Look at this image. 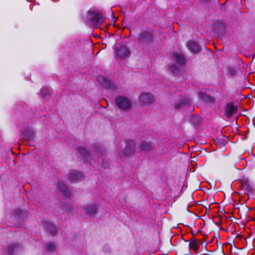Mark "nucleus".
Segmentation results:
<instances>
[{
    "instance_id": "nucleus-8",
    "label": "nucleus",
    "mask_w": 255,
    "mask_h": 255,
    "mask_svg": "<svg viewBox=\"0 0 255 255\" xmlns=\"http://www.w3.org/2000/svg\"><path fill=\"white\" fill-rule=\"evenodd\" d=\"M237 110V107L234 106L232 103H229L227 105L225 109L226 115L229 118L235 114Z\"/></svg>"
},
{
    "instance_id": "nucleus-1",
    "label": "nucleus",
    "mask_w": 255,
    "mask_h": 255,
    "mask_svg": "<svg viewBox=\"0 0 255 255\" xmlns=\"http://www.w3.org/2000/svg\"><path fill=\"white\" fill-rule=\"evenodd\" d=\"M151 148V145L148 142L142 141L139 143L135 144L133 141L128 142L125 151L119 153L120 157L128 156L133 154L135 151H147Z\"/></svg>"
},
{
    "instance_id": "nucleus-14",
    "label": "nucleus",
    "mask_w": 255,
    "mask_h": 255,
    "mask_svg": "<svg viewBox=\"0 0 255 255\" xmlns=\"http://www.w3.org/2000/svg\"><path fill=\"white\" fill-rule=\"evenodd\" d=\"M79 151L80 154H81L84 158L88 159L90 154L87 152L85 148L81 147L79 149Z\"/></svg>"
},
{
    "instance_id": "nucleus-5",
    "label": "nucleus",
    "mask_w": 255,
    "mask_h": 255,
    "mask_svg": "<svg viewBox=\"0 0 255 255\" xmlns=\"http://www.w3.org/2000/svg\"><path fill=\"white\" fill-rule=\"evenodd\" d=\"M116 54L120 58H124L129 54V50L125 45L118 44L116 45Z\"/></svg>"
},
{
    "instance_id": "nucleus-20",
    "label": "nucleus",
    "mask_w": 255,
    "mask_h": 255,
    "mask_svg": "<svg viewBox=\"0 0 255 255\" xmlns=\"http://www.w3.org/2000/svg\"><path fill=\"white\" fill-rule=\"evenodd\" d=\"M55 247V244L53 243H50L47 245V248L48 250L52 251L54 250Z\"/></svg>"
},
{
    "instance_id": "nucleus-15",
    "label": "nucleus",
    "mask_w": 255,
    "mask_h": 255,
    "mask_svg": "<svg viewBox=\"0 0 255 255\" xmlns=\"http://www.w3.org/2000/svg\"><path fill=\"white\" fill-rule=\"evenodd\" d=\"M168 70L174 75L177 74L179 72V68L173 65H169L168 66Z\"/></svg>"
},
{
    "instance_id": "nucleus-11",
    "label": "nucleus",
    "mask_w": 255,
    "mask_h": 255,
    "mask_svg": "<svg viewBox=\"0 0 255 255\" xmlns=\"http://www.w3.org/2000/svg\"><path fill=\"white\" fill-rule=\"evenodd\" d=\"M188 242H189V248L191 250L196 252L199 250L200 246L197 240L192 238Z\"/></svg>"
},
{
    "instance_id": "nucleus-12",
    "label": "nucleus",
    "mask_w": 255,
    "mask_h": 255,
    "mask_svg": "<svg viewBox=\"0 0 255 255\" xmlns=\"http://www.w3.org/2000/svg\"><path fill=\"white\" fill-rule=\"evenodd\" d=\"M84 209L86 213L90 216L94 215L97 210L96 206L93 205L87 206Z\"/></svg>"
},
{
    "instance_id": "nucleus-2",
    "label": "nucleus",
    "mask_w": 255,
    "mask_h": 255,
    "mask_svg": "<svg viewBox=\"0 0 255 255\" xmlns=\"http://www.w3.org/2000/svg\"><path fill=\"white\" fill-rule=\"evenodd\" d=\"M85 23L90 26L98 27L104 21L103 15L98 11L90 10L84 20Z\"/></svg>"
},
{
    "instance_id": "nucleus-6",
    "label": "nucleus",
    "mask_w": 255,
    "mask_h": 255,
    "mask_svg": "<svg viewBox=\"0 0 255 255\" xmlns=\"http://www.w3.org/2000/svg\"><path fill=\"white\" fill-rule=\"evenodd\" d=\"M154 100L153 96L148 93H142L139 97V102L142 105H147L151 103Z\"/></svg>"
},
{
    "instance_id": "nucleus-21",
    "label": "nucleus",
    "mask_w": 255,
    "mask_h": 255,
    "mask_svg": "<svg viewBox=\"0 0 255 255\" xmlns=\"http://www.w3.org/2000/svg\"><path fill=\"white\" fill-rule=\"evenodd\" d=\"M29 136H28V137H26V138L28 140H31L33 138V134H34V133L32 131H29Z\"/></svg>"
},
{
    "instance_id": "nucleus-10",
    "label": "nucleus",
    "mask_w": 255,
    "mask_h": 255,
    "mask_svg": "<svg viewBox=\"0 0 255 255\" xmlns=\"http://www.w3.org/2000/svg\"><path fill=\"white\" fill-rule=\"evenodd\" d=\"M172 59L179 65H183L185 62V59L180 52H174L172 54Z\"/></svg>"
},
{
    "instance_id": "nucleus-4",
    "label": "nucleus",
    "mask_w": 255,
    "mask_h": 255,
    "mask_svg": "<svg viewBox=\"0 0 255 255\" xmlns=\"http://www.w3.org/2000/svg\"><path fill=\"white\" fill-rule=\"evenodd\" d=\"M98 81L106 89L116 91L117 90V85L112 82L111 81L106 79L103 76H99L97 77Z\"/></svg>"
},
{
    "instance_id": "nucleus-19",
    "label": "nucleus",
    "mask_w": 255,
    "mask_h": 255,
    "mask_svg": "<svg viewBox=\"0 0 255 255\" xmlns=\"http://www.w3.org/2000/svg\"><path fill=\"white\" fill-rule=\"evenodd\" d=\"M146 38L148 40L151 39V35L150 33H145L142 34L141 36L140 41H143V40H144L145 39H146Z\"/></svg>"
},
{
    "instance_id": "nucleus-9",
    "label": "nucleus",
    "mask_w": 255,
    "mask_h": 255,
    "mask_svg": "<svg viewBox=\"0 0 255 255\" xmlns=\"http://www.w3.org/2000/svg\"><path fill=\"white\" fill-rule=\"evenodd\" d=\"M187 46L193 53H197L200 51L199 46L194 41H189L187 43Z\"/></svg>"
},
{
    "instance_id": "nucleus-22",
    "label": "nucleus",
    "mask_w": 255,
    "mask_h": 255,
    "mask_svg": "<svg viewBox=\"0 0 255 255\" xmlns=\"http://www.w3.org/2000/svg\"><path fill=\"white\" fill-rule=\"evenodd\" d=\"M245 183H246V186H247V188L248 189V190H250V186H249V185H248V183L249 181H247V180H245Z\"/></svg>"
},
{
    "instance_id": "nucleus-25",
    "label": "nucleus",
    "mask_w": 255,
    "mask_h": 255,
    "mask_svg": "<svg viewBox=\"0 0 255 255\" xmlns=\"http://www.w3.org/2000/svg\"><path fill=\"white\" fill-rule=\"evenodd\" d=\"M98 162H100V158H98Z\"/></svg>"
},
{
    "instance_id": "nucleus-24",
    "label": "nucleus",
    "mask_w": 255,
    "mask_h": 255,
    "mask_svg": "<svg viewBox=\"0 0 255 255\" xmlns=\"http://www.w3.org/2000/svg\"><path fill=\"white\" fill-rule=\"evenodd\" d=\"M181 107V106H179V105H177V104H176V105H175V108H176V109L180 108Z\"/></svg>"
},
{
    "instance_id": "nucleus-3",
    "label": "nucleus",
    "mask_w": 255,
    "mask_h": 255,
    "mask_svg": "<svg viewBox=\"0 0 255 255\" xmlns=\"http://www.w3.org/2000/svg\"><path fill=\"white\" fill-rule=\"evenodd\" d=\"M115 102L117 106L123 111L129 110L131 108L132 105L130 100L125 96H118Z\"/></svg>"
},
{
    "instance_id": "nucleus-23",
    "label": "nucleus",
    "mask_w": 255,
    "mask_h": 255,
    "mask_svg": "<svg viewBox=\"0 0 255 255\" xmlns=\"http://www.w3.org/2000/svg\"><path fill=\"white\" fill-rule=\"evenodd\" d=\"M189 103V101H188L184 103L182 102L181 104L182 105H184V104L186 105V104H188Z\"/></svg>"
},
{
    "instance_id": "nucleus-16",
    "label": "nucleus",
    "mask_w": 255,
    "mask_h": 255,
    "mask_svg": "<svg viewBox=\"0 0 255 255\" xmlns=\"http://www.w3.org/2000/svg\"><path fill=\"white\" fill-rule=\"evenodd\" d=\"M50 94V90L47 88H42L41 90V94L42 97L46 98Z\"/></svg>"
},
{
    "instance_id": "nucleus-13",
    "label": "nucleus",
    "mask_w": 255,
    "mask_h": 255,
    "mask_svg": "<svg viewBox=\"0 0 255 255\" xmlns=\"http://www.w3.org/2000/svg\"><path fill=\"white\" fill-rule=\"evenodd\" d=\"M59 190L62 192L65 196H68L69 195V191L67 187L63 184L60 183L59 184Z\"/></svg>"
},
{
    "instance_id": "nucleus-7",
    "label": "nucleus",
    "mask_w": 255,
    "mask_h": 255,
    "mask_svg": "<svg viewBox=\"0 0 255 255\" xmlns=\"http://www.w3.org/2000/svg\"><path fill=\"white\" fill-rule=\"evenodd\" d=\"M83 177L82 173L76 170H71L68 175L69 180L72 182H76L81 179Z\"/></svg>"
},
{
    "instance_id": "nucleus-18",
    "label": "nucleus",
    "mask_w": 255,
    "mask_h": 255,
    "mask_svg": "<svg viewBox=\"0 0 255 255\" xmlns=\"http://www.w3.org/2000/svg\"><path fill=\"white\" fill-rule=\"evenodd\" d=\"M199 96L202 100L205 101H211V97H209L206 94H203L202 93L199 94Z\"/></svg>"
},
{
    "instance_id": "nucleus-17",
    "label": "nucleus",
    "mask_w": 255,
    "mask_h": 255,
    "mask_svg": "<svg viewBox=\"0 0 255 255\" xmlns=\"http://www.w3.org/2000/svg\"><path fill=\"white\" fill-rule=\"evenodd\" d=\"M47 229L52 234L54 235L56 232V227L52 224H49L47 227Z\"/></svg>"
}]
</instances>
